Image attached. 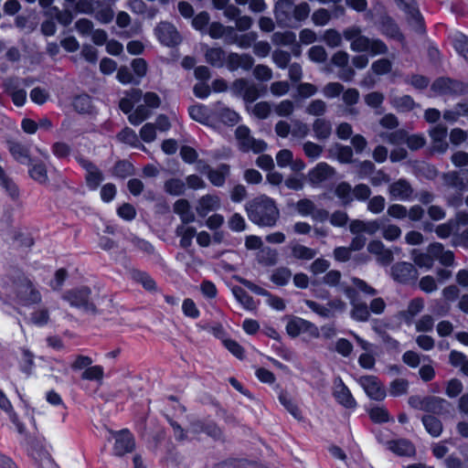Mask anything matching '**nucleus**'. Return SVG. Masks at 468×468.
Masks as SVG:
<instances>
[{
	"label": "nucleus",
	"mask_w": 468,
	"mask_h": 468,
	"mask_svg": "<svg viewBox=\"0 0 468 468\" xmlns=\"http://www.w3.org/2000/svg\"><path fill=\"white\" fill-rule=\"evenodd\" d=\"M333 395L337 402L346 409H354L356 406L349 388L340 378L335 379Z\"/></svg>",
	"instance_id": "nucleus-16"
},
{
	"label": "nucleus",
	"mask_w": 468,
	"mask_h": 468,
	"mask_svg": "<svg viewBox=\"0 0 468 468\" xmlns=\"http://www.w3.org/2000/svg\"><path fill=\"white\" fill-rule=\"evenodd\" d=\"M391 104L399 112H410L415 107L413 99L409 95L393 97Z\"/></svg>",
	"instance_id": "nucleus-48"
},
{
	"label": "nucleus",
	"mask_w": 468,
	"mask_h": 468,
	"mask_svg": "<svg viewBox=\"0 0 468 468\" xmlns=\"http://www.w3.org/2000/svg\"><path fill=\"white\" fill-rule=\"evenodd\" d=\"M189 114L192 119L199 122H207L209 120V112L204 105H194L189 108Z\"/></svg>",
	"instance_id": "nucleus-63"
},
{
	"label": "nucleus",
	"mask_w": 468,
	"mask_h": 468,
	"mask_svg": "<svg viewBox=\"0 0 468 468\" xmlns=\"http://www.w3.org/2000/svg\"><path fill=\"white\" fill-rule=\"evenodd\" d=\"M11 239L17 248L23 250H28L34 245V239L31 234L21 229H14L12 231Z\"/></svg>",
	"instance_id": "nucleus-38"
},
{
	"label": "nucleus",
	"mask_w": 468,
	"mask_h": 468,
	"mask_svg": "<svg viewBox=\"0 0 468 468\" xmlns=\"http://www.w3.org/2000/svg\"><path fill=\"white\" fill-rule=\"evenodd\" d=\"M443 181L448 186L463 190L468 186V170L452 171L444 174Z\"/></svg>",
	"instance_id": "nucleus-24"
},
{
	"label": "nucleus",
	"mask_w": 468,
	"mask_h": 468,
	"mask_svg": "<svg viewBox=\"0 0 468 468\" xmlns=\"http://www.w3.org/2000/svg\"><path fill=\"white\" fill-rule=\"evenodd\" d=\"M286 331L292 337L298 336L303 332H309L314 337L319 336V330L313 323L299 317L288 322Z\"/></svg>",
	"instance_id": "nucleus-13"
},
{
	"label": "nucleus",
	"mask_w": 468,
	"mask_h": 468,
	"mask_svg": "<svg viewBox=\"0 0 468 468\" xmlns=\"http://www.w3.org/2000/svg\"><path fill=\"white\" fill-rule=\"evenodd\" d=\"M207 61L215 67H222L225 60V52L219 48H208L206 52Z\"/></svg>",
	"instance_id": "nucleus-52"
},
{
	"label": "nucleus",
	"mask_w": 468,
	"mask_h": 468,
	"mask_svg": "<svg viewBox=\"0 0 468 468\" xmlns=\"http://www.w3.org/2000/svg\"><path fill=\"white\" fill-rule=\"evenodd\" d=\"M422 422L426 431L433 437H438L441 433L442 424L439 419L427 415L422 418Z\"/></svg>",
	"instance_id": "nucleus-45"
},
{
	"label": "nucleus",
	"mask_w": 468,
	"mask_h": 468,
	"mask_svg": "<svg viewBox=\"0 0 468 468\" xmlns=\"http://www.w3.org/2000/svg\"><path fill=\"white\" fill-rule=\"evenodd\" d=\"M230 90L235 96L241 97L247 103L255 101L261 96L259 87L245 79L236 80Z\"/></svg>",
	"instance_id": "nucleus-6"
},
{
	"label": "nucleus",
	"mask_w": 468,
	"mask_h": 468,
	"mask_svg": "<svg viewBox=\"0 0 468 468\" xmlns=\"http://www.w3.org/2000/svg\"><path fill=\"white\" fill-rule=\"evenodd\" d=\"M351 317L357 322H367L370 317V311L366 303L351 301Z\"/></svg>",
	"instance_id": "nucleus-40"
},
{
	"label": "nucleus",
	"mask_w": 468,
	"mask_h": 468,
	"mask_svg": "<svg viewBox=\"0 0 468 468\" xmlns=\"http://www.w3.org/2000/svg\"><path fill=\"white\" fill-rule=\"evenodd\" d=\"M428 252L443 266L451 267L454 265L453 252L452 250H445L441 243L434 242L430 244L428 247Z\"/></svg>",
	"instance_id": "nucleus-20"
},
{
	"label": "nucleus",
	"mask_w": 468,
	"mask_h": 468,
	"mask_svg": "<svg viewBox=\"0 0 468 468\" xmlns=\"http://www.w3.org/2000/svg\"><path fill=\"white\" fill-rule=\"evenodd\" d=\"M399 7L403 9L408 16V21L412 28L418 33H424V21L418 7L413 4H409L405 0H394Z\"/></svg>",
	"instance_id": "nucleus-12"
},
{
	"label": "nucleus",
	"mask_w": 468,
	"mask_h": 468,
	"mask_svg": "<svg viewBox=\"0 0 468 468\" xmlns=\"http://www.w3.org/2000/svg\"><path fill=\"white\" fill-rule=\"evenodd\" d=\"M100 291L96 288L88 286H79L66 291L62 294V299L76 309L90 314H99V302L103 299Z\"/></svg>",
	"instance_id": "nucleus-2"
},
{
	"label": "nucleus",
	"mask_w": 468,
	"mask_h": 468,
	"mask_svg": "<svg viewBox=\"0 0 468 468\" xmlns=\"http://www.w3.org/2000/svg\"><path fill=\"white\" fill-rule=\"evenodd\" d=\"M259 263L264 266H273L278 262V252L270 247L261 249L258 253Z\"/></svg>",
	"instance_id": "nucleus-42"
},
{
	"label": "nucleus",
	"mask_w": 468,
	"mask_h": 468,
	"mask_svg": "<svg viewBox=\"0 0 468 468\" xmlns=\"http://www.w3.org/2000/svg\"><path fill=\"white\" fill-rule=\"evenodd\" d=\"M164 187L165 192L172 196H181L186 191V185L179 178H171L165 181Z\"/></svg>",
	"instance_id": "nucleus-51"
},
{
	"label": "nucleus",
	"mask_w": 468,
	"mask_h": 468,
	"mask_svg": "<svg viewBox=\"0 0 468 468\" xmlns=\"http://www.w3.org/2000/svg\"><path fill=\"white\" fill-rule=\"evenodd\" d=\"M294 102L291 100H283L274 105V112L280 117H288L294 111Z\"/></svg>",
	"instance_id": "nucleus-64"
},
{
	"label": "nucleus",
	"mask_w": 468,
	"mask_h": 468,
	"mask_svg": "<svg viewBox=\"0 0 468 468\" xmlns=\"http://www.w3.org/2000/svg\"><path fill=\"white\" fill-rule=\"evenodd\" d=\"M292 277V271L287 267H280L275 269L271 275V281L279 286H283L288 283Z\"/></svg>",
	"instance_id": "nucleus-47"
},
{
	"label": "nucleus",
	"mask_w": 468,
	"mask_h": 468,
	"mask_svg": "<svg viewBox=\"0 0 468 468\" xmlns=\"http://www.w3.org/2000/svg\"><path fill=\"white\" fill-rule=\"evenodd\" d=\"M430 136L432 142V149L438 153H444L448 149L447 128L439 123L432 127L430 132Z\"/></svg>",
	"instance_id": "nucleus-19"
},
{
	"label": "nucleus",
	"mask_w": 468,
	"mask_h": 468,
	"mask_svg": "<svg viewBox=\"0 0 468 468\" xmlns=\"http://www.w3.org/2000/svg\"><path fill=\"white\" fill-rule=\"evenodd\" d=\"M32 457L39 468H58L51 454L43 447L36 449L32 452Z\"/></svg>",
	"instance_id": "nucleus-34"
},
{
	"label": "nucleus",
	"mask_w": 468,
	"mask_h": 468,
	"mask_svg": "<svg viewBox=\"0 0 468 468\" xmlns=\"http://www.w3.org/2000/svg\"><path fill=\"white\" fill-rule=\"evenodd\" d=\"M425 306L424 300L420 297L411 299L405 310L399 312L398 317L407 324L413 323L414 318L423 311Z\"/></svg>",
	"instance_id": "nucleus-18"
},
{
	"label": "nucleus",
	"mask_w": 468,
	"mask_h": 468,
	"mask_svg": "<svg viewBox=\"0 0 468 468\" xmlns=\"http://www.w3.org/2000/svg\"><path fill=\"white\" fill-rule=\"evenodd\" d=\"M0 409L8 414L10 420L15 424L19 433L26 431L25 425L19 420V418L13 409L10 400L5 394L0 389Z\"/></svg>",
	"instance_id": "nucleus-27"
},
{
	"label": "nucleus",
	"mask_w": 468,
	"mask_h": 468,
	"mask_svg": "<svg viewBox=\"0 0 468 468\" xmlns=\"http://www.w3.org/2000/svg\"><path fill=\"white\" fill-rule=\"evenodd\" d=\"M334 193L344 206L350 205L353 202V187L347 182H340L337 184Z\"/></svg>",
	"instance_id": "nucleus-39"
},
{
	"label": "nucleus",
	"mask_w": 468,
	"mask_h": 468,
	"mask_svg": "<svg viewBox=\"0 0 468 468\" xmlns=\"http://www.w3.org/2000/svg\"><path fill=\"white\" fill-rule=\"evenodd\" d=\"M343 37L350 42L354 52H369L372 56L385 55L388 52V46L379 38H370L362 34L358 26H351L344 29Z\"/></svg>",
	"instance_id": "nucleus-3"
},
{
	"label": "nucleus",
	"mask_w": 468,
	"mask_h": 468,
	"mask_svg": "<svg viewBox=\"0 0 468 468\" xmlns=\"http://www.w3.org/2000/svg\"><path fill=\"white\" fill-rule=\"evenodd\" d=\"M220 207V199L215 195H206L197 201L196 211L200 217H206L209 212Z\"/></svg>",
	"instance_id": "nucleus-23"
},
{
	"label": "nucleus",
	"mask_w": 468,
	"mask_h": 468,
	"mask_svg": "<svg viewBox=\"0 0 468 468\" xmlns=\"http://www.w3.org/2000/svg\"><path fill=\"white\" fill-rule=\"evenodd\" d=\"M155 35L159 41L167 47H175L181 42L179 32L174 25L168 22H161L155 28Z\"/></svg>",
	"instance_id": "nucleus-7"
},
{
	"label": "nucleus",
	"mask_w": 468,
	"mask_h": 468,
	"mask_svg": "<svg viewBox=\"0 0 468 468\" xmlns=\"http://www.w3.org/2000/svg\"><path fill=\"white\" fill-rule=\"evenodd\" d=\"M332 18V15L326 8H318L311 16L312 22L314 26L324 27Z\"/></svg>",
	"instance_id": "nucleus-56"
},
{
	"label": "nucleus",
	"mask_w": 468,
	"mask_h": 468,
	"mask_svg": "<svg viewBox=\"0 0 468 468\" xmlns=\"http://www.w3.org/2000/svg\"><path fill=\"white\" fill-rule=\"evenodd\" d=\"M390 197L394 200L406 201L411 198L413 188L406 179H399L388 186Z\"/></svg>",
	"instance_id": "nucleus-17"
},
{
	"label": "nucleus",
	"mask_w": 468,
	"mask_h": 468,
	"mask_svg": "<svg viewBox=\"0 0 468 468\" xmlns=\"http://www.w3.org/2000/svg\"><path fill=\"white\" fill-rule=\"evenodd\" d=\"M371 70L376 75H385L392 70V61L388 58H379L371 64Z\"/></svg>",
	"instance_id": "nucleus-62"
},
{
	"label": "nucleus",
	"mask_w": 468,
	"mask_h": 468,
	"mask_svg": "<svg viewBox=\"0 0 468 468\" xmlns=\"http://www.w3.org/2000/svg\"><path fill=\"white\" fill-rule=\"evenodd\" d=\"M78 161L86 172L85 181L88 187L91 190L97 189L104 179L102 172L99 167H97V165L89 160L79 158Z\"/></svg>",
	"instance_id": "nucleus-11"
},
{
	"label": "nucleus",
	"mask_w": 468,
	"mask_h": 468,
	"mask_svg": "<svg viewBox=\"0 0 468 468\" xmlns=\"http://www.w3.org/2000/svg\"><path fill=\"white\" fill-rule=\"evenodd\" d=\"M449 407L450 403L442 398L433 396L425 397L424 411L441 414L447 412Z\"/></svg>",
	"instance_id": "nucleus-30"
},
{
	"label": "nucleus",
	"mask_w": 468,
	"mask_h": 468,
	"mask_svg": "<svg viewBox=\"0 0 468 468\" xmlns=\"http://www.w3.org/2000/svg\"><path fill=\"white\" fill-rule=\"evenodd\" d=\"M151 115V112L146 108L145 105H139L133 112H132L128 119L129 122L133 125L142 123Z\"/></svg>",
	"instance_id": "nucleus-60"
},
{
	"label": "nucleus",
	"mask_w": 468,
	"mask_h": 468,
	"mask_svg": "<svg viewBox=\"0 0 468 468\" xmlns=\"http://www.w3.org/2000/svg\"><path fill=\"white\" fill-rule=\"evenodd\" d=\"M214 112L218 116L222 122L229 125H234L239 120V116L235 111L224 107L220 101L216 103Z\"/></svg>",
	"instance_id": "nucleus-36"
},
{
	"label": "nucleus",
	"mask_w": 468,
	"mask_h": 468,
	"mask_svg": "<svg viewBox=\"0 0 468 468\" xmlns=\"http://www.w3.org/2000/svg\"><path fill=\"white\" fill-rule=\"evenodd\" d=\"M293 5L291 0H279L274 6L276 22L282 27H293Z\"/></svg>",
	"instance_id": "nucleus-8"
},
{
	"label": "nucleus",
	"mask_w": 468,
	"mask_h": 468,
	"mask_svg": "<svg viewBox=\"0 0 468 468\" xmlns=\"http://www.w3.org/2000/svg\"><path fill=\"white\" fill-rule=\"evenodd\" d=\"M392 278L400 283H409L418 277V271L413 264L409 262H398L391 268Z\"/></svg>",
	"instance_id": "nucleus-10"
},
{
	"label": "nucleus",
	"mask_w": 468,
	"mask_h": 468,
	"mask_svg": "<svg viewBox=\"0 0 468 468\" xmlns=\"http://www.w3.org/2000/svg\"><path fill=\"white\" fill-rule=\"evenodd\" d=\"M175 232L180 238V246L184 249L191 246L192 239L197 235L196 229L188 226V224L178 225Z\"/></svg>",
	"instance_id": "nucleus-37"
},
{
	"label": "nucleus",
	"mask_w": 468,
	"mask_h": 468,
	"mask_svg": "<svg viewBox=\"0 0 468 468\" xmlns=\"http://www.w3.org/2000/svg\"><path fill=\"white\" fill-rule=\"evenodd\" d=\"M462 84L449 78H439L431 85V90L438 94L456 92Z\"/></svg>",
	"instance_id": "nucleus-28"
},
{
	"label": "nucleus",
	"mask_w": 468,
	"mask_h": 468,
	"mask_svg": "<svg viewBox=\"0 0 468 468\" xmlns=\"http://www.w3.org/2000/svg\"><path fill=\"white\" fill-rule=\"evenodd\" d=\"M245 210L249 219L260 227L272 228L280 218L275 202L266 196H260L247 202Z\"/></svg>",
	"instance_id": "nucleus-1"
},
{
	"label": "nucleus",
	"mask_w": 468,
	"mask_h": 468,
	"mask_svg": "<svg viewBox=\"0 0 468 468\" xmlns=\"http://www.w3.org/2000/svg\"><path fill=\"white\" fill-rule=\"evenodd\" d=\"M232 293L239 303H240L247 310H255L256 304L251 296H250L242 288L234 286Z\"/></svg>",
	"instance_id": "nucleus-44"
},
{
	"label": "nucleus",
	"mask_w": 468,
	"mask_h": 468,
	"mask_svg": "<svg viewBox=\"0 0 468 468\" xmlns=\"http://www.w3.org/2000/svg\"><path fill=\"white\" fill-rule=\"evenodd\" d=\"M367 395L372 399L381 400L386 396V391L375 376H365L358 379Z\"/></svg>",
	"instance_id": "nucleus-14"
},
{
	"label": "nucleus",
	"mask_w": 468,
	"mask_h": 468,
	"mask_svg": "<svg viewBox=\"0 0 468 468\" xmlns=\"http://www.w3.org/2000/svg\"><path fill=\"white\" fill-rule=\"evenodd\" d=\"M367 250L377 256V260L383 265H388L393 261L392 251L386 249L380 240H373L369 242Z\"/></svg>",
	"instance_id": "nucleus-25"
},
{
	"label": "nucleus",
	"mask_w": 468,
	"mask_h": 468,
	"mask_svg": "<svg viewBox=\"0 0 468 468\" xmlns=\"http://www.w3.org/2000/svg\"><path fill=\"white\" fill-rule=\"evenodd\" d=\"M252 115L259 119H266L271 112V105L268 101H260L252 105L250 108L247 107Z\"/></svg>",
	"instance_id": "nucleus-57"
},
{
	"label": "nucleus",
	"mask_w": 468,
	"mask_h": 468,
	"mask_svg": "<svg viewBox=\"0 0 468 468\" xmlns=\"http://www.w3.org/2000/svg\"><path fill=\"white\" fill-rule=\"evenodd\" d=\"M327 112V104L321 99L311 101L305 108V112L312 116L320 117Z\"/></svg>",
	"instance_id": "nucleus-50"
},
{
	"label": "nucleus",
	"mask_w": 468,
	"mask_h": 468,
	"mask_svg": "<svg viewBox=\"0 0 468 468\" xmlns=\"http://www.w3.org/2000/svg\"><path fill=\"white\" fill-rule=\"evenodd\" d=\"M359 91L355 88L344 89L342 92V101L346 105L345 113L346 115L356 116L358 111L354 107L359 101Z\"/></svg>",
	"instance_id": "nucleus-26"
},
{
	"label": "nucleus",
	"mask_w": 468,
	"mask_h": 468,
	"mask_svg": "<svg viewBox=\"0 0 468 468\" xmlns=\"http://www.w3.org/2000/svg\"><path fill=\"white\" fill-rule=\"evenodd\" d=\"M16 295L17 301L23 305L37 304L42 301L40 292L26 276H22L20 282L16 284Z\"/></svg>",
	"instance_id": "nucleus-5"
},
{
	"label": "nucleus",
	"mask_w": 468,
	"mask_h": 468,
	"mask_svg": "<svg viewBox=\"0 0 468 468\" xmlns=\"http://www.w3.org/2000/svg\"><path fill=\"white\" fill-rule=\"evenodd\" d=\"M381 33L387 37L393 38L400 42L402 45L405 44V37L400 32L398 25L389 17L383 19L380 27Z\"/></svg>",
	"instance_id": "nucleus-31"
},
{
	"label": "nucleus",
	"mask_w": 468,
	"mask_h": 468,
	"mask_svg": "<svg viewBox=\"0 0 468 468\" xmlns=\"http://www.w3.org/2000/svg\"><path fill=\"white\" fill-rule=\"evenodd\" d=\"M114 438L115 443L113 450L115 455L122 456L133 451L135 447L134 439L127 430L116 432Z\"/></svg>",
	"instance_id": "nucleus-15"
},
{
	"label": "nucleus",
	"mask_w": 468,
	"mask_h": 468,
	"mask_svg": "<svg viewBox=\"0 0 468 468\" xmlns=\"http://www.w3.org/2000/svg\"><path fill=\"white\" fill-rule=\"evenodd\" d=\"M322 40L333 48L342 46L343 43L341 34L335 28L326 29L322 36Z\"/></svg>",
	"instance_id": "nucleus-49"
},
{
	"label": "nucleus",
	"mask_w": 468,
	"mask_h": 468,
	"mask_svg": "<svg viewBox=\"0 0 468 468\" xmlns=\"http://www.w3.org/2000/svg\"><path fill=\"white\" fill-rule=\"evenodd\" d=\"M388 449L400 456H412L415 454L414 445L408 440H397L388 442Z\"/></svg>",
	"instance_id": "nucleus-32"
},
{
	"label": "nucleus",
	"mask_w": 468,
	"mask_h": 468,
	"mask_svg": "<svg viewBox=\"0 0 468 468\" xmlns=\"http://www.w3.org/2000/svg\"><path fill=\"white\" fill-rule=\"evenodd\" d=\"M104 371L101 366H89L81 374V378L85 380H95L101 382L103 378Z\"/></svg>",
	"instance_id": "nucleus-58"
},
{
	"label": "nucleus",
	"mask_w": 468,
	"mask_h": 468,
	"mask_svg": "<svg viewBox=\"0 0 468 468\" xmlns=\"http://www.w3.org/2000/svg\"><path fill=\"white\" fill-rule=\"evenodd\" d=\"M30 177L41 185L48 183V176L46 165L43 163H36L29 169Z\"/></svg>",
	"instance_id": "nucleus-43"
},
{
	"label": "nucleus",
	"mask_w": 468,
	"mask_h": 468,
	"mask_svg": "<svg viewBox=\"0 0 468 468\" xmlns=\"http://www.w3.org/2000/svg\"><path fill=\"white\" fill-rule=\"evenodd\" d=\"M235 138L238 148L243 153L253 152L260 154L266 150L267 144L262 140H258L250 134V130L245 125H239L235 130Z\"/></svg>",
	"instance_id": "nucleus-4"
},
{
	"label": "nucleus",
	"mask_w": 468,
	"mask_h": 468,
	"mask_svg": "<svg viewBox=\"0 0 468 468\" xmlns=\"http://www.w3.org/2000/svg\"><path fill=\"white\" fill-rule=\"evenodd\" d=\"M312 128L315 138L319 141L329 139L333 132L331 122L325 118H316L312 124Z\"/></svg>",
	"instance_id": "nucleus-29"
},
{
	"label": "nucleus",
	"mask_w": 468,
	"mask_h": 468,
	"mask_svg": "<svg viewBox=\"0 0 468 468\" xmlns=\"http://www.w3.org/2000/svg\"><path fill=\"white\" fill-rule=\"evenodd\" d=\"M50 320V314L48 308L42 306L36 309L30 314V321L32 324L37 326H44L48 324Z\"/></svg>",
	"instance_id": "nucleus-46"
},
{
	"label": "nucleus",
	"mask_w": 468,
	"mask_h": 468,
	"mask_svg": "<svg viewBox=\"0 0 468 468\" xmlns=\"http://www.w3.org/2000/svg\"><path fill=\"white\" fill-rule=\"evenodd\" d=\"M311 12V7L308 3L302 2L293 5V24L303 22L307 19Z\"/></svg>",
	"instance_id": "nucleus-59"
},
{
	"label": "nucleus",
	"mask_w": 468,
	"mask_h": 468,
	"mask_svg": "<svg viewBox=\"0 0 468 468\" xmlns=\"http://www.w3.org/2000/svg\"><path fill=\"white\" fill-rule=\"evenodd\" d=\"M0 184L13 200L18 199L19 189L14 181L5 175L4 169H2V175L0 176Z\"/></svg>",
	"instance_id": "nucleus-53"
},
{
	"label": "nucleus",
	"mask_w": 468,
	"mask_h": 468,
	"mask_svg": "<svg viewBox=\"0 0 468 468\" xmlns=\"http://www.w3.org/2000/svg\"><path fill=\"white\" fill-rule=\"evenodd\" d=\"M204 169L210 183L218 187L224 186L226 178L230 174V166L227 164H221L215 169L205 165Z\"/></svg>",
	"instance_id": "nucleus-21"
},
{
	"label": "nucleus",
	"mask_w": 468,
	"mask_h": 468,
	"mask_svg": "<svg viewBox=\"0 0 468 468\" xmlns=\"http://www.w3.org/2000/svg\"><path fill=\"white\" fill-rule=\"evenodd\" d=\"M47 15L55 17L58 23L63 26H68L72 22L73 16L69 10H59L57 6L51 7Z\"/></svg>",
	"instance_id": "nucleus-54"
},
{
	"label": "nucleus",
	"mask_w": 468,
	"mask_h": 468,
	"mask_svg": "<svg viewBox=\"0 0 468 468\" xmlns=\"http://www.w3.org/2000/svg\"><path fill=\"white\" fill-rule=\"evenodd\" d=\"M335 175V169L324 162L318 163L312 168L308 175V182L312 186H320L325 181H328Z\"/></svg>",
	"instance_id": "nucleus-9"
},
{
	"label": "nucleus",
	"mask_w": 468,
	"mask_h": 468,
	"mask_svg": "<svg viewBox=\"0 0 468 468\" xmlns=\"http://www.w3.org/2000/svg\"><path fill=\"white\" fill-rule=\"evenodd\" d=\"M173 211L179 216L181 224H190L196 220V216L187 199H177L173 205Z\"/></svg>",
	"instance_id": "nucleus-22"
},
{
	"label": "nucleus",
	"mask_w": 468,
	"mask_h": 468,
	"mask_svg": "<svg viewBox=\"0 0 468 468\" xmlns=\"http://www.w3.org/2000/svg\"><path fill=\"white\" fill-rule=\"evenodd\" d=\"M9 151L12 156L21 164H29L31 159L29 157L28 149L19 143H11Z\"/></svg>",
	"instance_id": "nucleus-41"
},
{
	"label": "nucleus",
	"mask_w": 468,
	"mask_h": 468,
	"mask_svg": "<svg viewBox=\"0 0 468 468\" xmlns=\"http://www.w3.org/2000/svg\"><path fill=\"white\" fill-rule=\"evenodd\" d=\"M279 401L295 420L298 421L303 420V416L301 410L293 399L287 392L282 391L280 393Z\"/></svg>",
	"instance_id": "nucleus-35"
},
{
	"label": "nucleus",
	"mask_w": 468,
	"mask_h": 468,
	"mask_svg": "<svg viewBox=\"0 0 468 468\" xmlns=\"http://www.w3.org/2000/svg\"><path fill=\"white\" fill-rule=\"evenodd\" d=\"M412 260L416 265L420 268L431 269L433 266V259L434 257L431 254L422 253L418 251L417 250H412Z\"/></svg>",
	"instance_id": "nucleus-55"
},
{
	"label": "nucleus",
	"mask_w": 468,
	"mask_h": 468,
	"mask_svg": "<svg viewBox=\"0 0 468 468\" xmlns=\"http://www.w3.org/2000/svg\"><path fill=\"white\" fill-rule=\"evenodd\" d=\"M291 254L297 261H311L314 259L317 251L312 248L302 245L298 242H292L290 245Z\"/></svg>",
	"instance_id": "nucleus-33"
},
{
	"label": "nucleus",
	"mask_w": 468,
	"mask_h": 468,
	"mask_svg": "<svg viewBox=\"0 0 468 468\" xmlns=\"http://www.w3.org/2000/svg\"><path fill=\"white\" fill-rule=\"evenodd\" d=\"M133 278L135 282L141 283L147 291H155V282L145 272L140 271H133Z\"/></svg>",
	"instance_id": "nucleus-61"
}]
</instances>
